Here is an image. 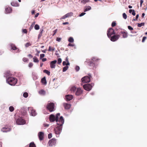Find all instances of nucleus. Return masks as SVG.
Listing matches in <instances>:
<instances>
[{
  "mask_svg": "<svg viewBox=\"0 0 147 147\" xmlns=\"http://www.w3.org/2000/svg\"><path fill=\"white\" fill-rule=\"evenodd\" d=\"M7 82L11 86H14L17 83V79L15 78L10 77L6 80Z\"/></svg>",
  "mask_w": 147,
  "mask_h": 147,
  "instance_id": "obj_1",
  "label": "nucleus"
},
{
  "mask_svg": "<svg viewBox=\"0 0 147 147\" xmlns=\"http://www.w3.org/2000/svg\"><path fill=\"white\" fill-rule=\"evenodd\" d=\"M92 76L88 74V76H86L82 78L81 80L83 82L87 83L90 82Z\"/></svg>",
  "mask_w": 147,
  "mask_h": 147,
  "instance_id": "obj_2",
  "label": "nucleus"
},
{
  "mask_svg": "<svg viewBox=\"0 0 147 147\" xmlns=\"http://www.w3.org/2000/svg\"><path fill=\"white\" fill-rule=\"evenodd\" d=\"M93 85H94V84H92V85L87 84L84 85L83 88L85 90L89 91L91 90L92 87V86Z\"/></svg>",
  "mask_w": 147,
  "mask_h": 147,
  "instance_id": "obj_3",
  "label": "nucleus"
},
{
  "mask_svg": "<svg viewBox=\"0 0 147 147\" xmlns=\"http://www.w3.org/2000/svg\"><path fill=\"white\" fill-rule=\"evenodd\" d=\"M115 34L114 30L112 28H109L107 31V35L109 38H110L112 35Z\"/></svg>",
  "mask_w": 147,
  "mask_h": 147,
  "instance_id": "obj_4",
  "label": "nucleus"
},
{
  "mask_svg": "<svg viewBox=\"0 0 147 147\" xmlns=\"http://www.w3.org/2000/svg\"><path fill=\"white\" fill-rule=\"evenodd\" d=\"M54 104L53 103H50L47 105V108L50 112H52L54 111Z\"/></svg>",
  "mask_w": 147,
  "mask_h": 147,
  "instance_id": "obj_5",
  "label": "nucleus"
},
{
  "mask_svg": "<svg viewBox=\"0 0 147 147\" xmlns=\"http://www.w3.org/2000/svg\"><path fill=\"white\" fill-rule=\"evenodd\" d=\"M57 124L60 126H62L64 123V120L62 116L60 117L59 119H57Z\"/></svg>",
  "mask_w": 147,
  "mask_h": 147,
  "instance_id": "obj_6",
  "label": "nucleus"
},
{
  "mask_svg": "<svg viewBox=\"0 0 147 147\" xmlns=\"http://www.w3.org/2000/svg\"><path fill=\"white\" fill-rule=\"evenodd\" d=\"M120 37V34H118L117 35H114L112 36H111L110 40L113 42L117 40Z\"/></svg>",
  "mask_w": 147,
  "mask_h": 147,
  "instance_id": "obj_7",
  "label": "nucleus"
},
{
  "mask_svg": "<svg viewBox=\"0 0 147 147\" xmlns=\"http://www.w3.org/2000/svg\"><path fill=\"white\" fill-rule=\"evenodd\" d=\"M16 123L18 125H23L25 123V121L23 119L20 118L16 120Z\"/></svg>",
  "mask_w": 147,
  "mask_h": 147,
  "instance_id": "obj_8",
  "label": "nucleus"
},
{
  "mask_svg": "<svg viewBox=\"0 0 147 147\" xmlns=\"http://www.w3.org/2000/svg\"><path fill=\"white\" fill-rule=\"evenodd\" d=\"M119 34L120 33L122 34V37L123 38H125L128 36V33L127 32L125 31L124 30H122L121 29V30H119Z\"/></svg>",
  "mask_w": 147,
  "mask_h": 147,
  "instance_id": "obj_9",
  "label": "nucleus"
},
{
  "mask_svg": "<svg viewBox=\"0 0 147 147\" xmlns=\"http://www.w3.org/2000/svg\"><path fill=\"white\" fill-rule=\"evenodd\" d=\"M62 129V126H57L55 129V132L56 134L59 135L61 133Z\"/></svg>",
  "mask_w": 147,
  "mask_h": 147,
  "instance_id": "obj_10",
  "label": "nucleus"
},
{
  "mask_svg": "<svg viewBox=\"0 0 147 147\" xmlns=\"http://www.w3.org/2000/svg\"><path fill=\"white\" fill-rule=\"evenodd\" d=\"M28 109L32 116H35L36 115V112L35 111L32 107H29Z\"/></svg>",
  "mask_w": 147,
  "mask_h": 147,
  "instance_id": "obj_11",
  "label": "nucleus"
},
{
  "mask_svg": "<svg viewBox=\"0 0 147 147\" xmlns=\"http://www.w3.org/2000/svg\"><path fill=\"white\" fill-rule=\"evenodd\" d=\"M83 90L80 88H78L76 90L75 95L77 96H80L83 93Z\"/></svg>",
  "mask_w": 147,
  "mask_h": 147,
  "instance_id": "obj_12",
  "label": "nucleus"
},
{
  "mask_svg": "<svg viewBox=\"0 0 147 147\" xmlns=\"http://www.w3.org/2000/svg\"><path fill=\"white\" fill-rule=\"evenodd\" d=\"M90 66L89 68L90 69H94L95 66V63L93 61H90V60L87 61Z\"/></svg>",
  "mask_w": 147,
  "mask_h": 147,
  "instance_id": "obj_13",
  "label": "nucleus"
},
{
  "mask_svg": "<svg viewBox=\"0 0 147 147\" xmlns=\"http://www.w3.org/2000/svg\"><path fill=\"white\" fill-rule=\"evenodd\" d=\"M73 15V13L71 12H70L69 13L66 14L64 16H63L61 17L60 19L61 20L62 19H65L66 18H69L71 16H72Z\"/></svg>",
  "mask_w": 147,
  "mask_h": 147,
  "instance_id": "obj_14",
  "label": "nucleus"
},
{
  "mask_svg": "<svg viewBox=\"0 0 147 147\" xmlns=\"http://www.w3.org/2000/svg\"><path fill=\"white\" fill-rule=\"evenodd\" d=\"M56 141V140L55 139H52L49 142L48 144L50 146H52L55 144Z\"/></svg>",
  "mask_w": 147,
  "mask_h": 147,
  "instance_id": "obj_15",
  "label": "nucleus"
},
{
  "mask_svg": "<svg viewBox=\"0 0 147 147\" xmlns=\"http://www.w3.org/2000/svg\"><path fill=\"white\" fill-rule=\"evenodd\" d=\"M57 61L55 60L51 61L50 63V67L51 68H55V64L57 63Z\"/></svg>",
  "mask_w": 147,
  "mask_h": 147,
  "instance_id": "obj_16",
  "label": "nucleus"
},
{
  "mask_svg": "<svg viewBox=\"0 0 147 147\" xmlns=\"http://www.w3.org/2000/svg\"><path fill=\"white\" fill-rule=\"evenodd\" d=\"M73 96L71 95H67L65 96V99L67 101H69L71 100Z\"/></svg>",
  "mask_w": 147,
  "mask_h": 147,
  "instance_id": "obj_17",
  "label": "nucleus"
},
{
  "mask_svg": "<svg viewBox=\"0 0 147 147\" xmlns=\"http://www.w3.org/2000/svg\"><path fill=\"white\" fill-rule=\"evenodd\" d=\"M38 136L40 140H42L44 136V133L42 132H39L38 134Z\"/></svg>",
  "mask_w": 147,
  "mask_h": 147,
  "instance_id": "obj_18",
  "label": "nucleus"
},
{
  "mask_svg": "<svg viewBox=\"0 0 147 147\" xmlns=\"http://www.w3.org/2000/svg\"><path fill=\"white\" fill-rule=\"evenodd\" d=\"M49 119L51 122H53L56 121V118L54 115H51L50 116Z\"/></svg>",
  "mask_w": 147,
  "mask_h": 147,
  "instance_id": "obj_19",
  "label": "nucleus"
},
{
  "mask_svg": "<svg viewBox=\"0 0 147 147\" xmlns=\"http://www.w3.org/2000/svg\"><path fill=\"white\" fill-rule=\"evenodd\" d=\"M10 130L11 129L10 128L5 127H3L1 129V131L4 132H7L10 131Z\"/></svg>",
  "mask_w": 147,
  "mask_h": 147,
  "instance_id": "obj_20",
  "label": "nucleus"
},
{
  "mask_svg": "<svg viewBox=\"0 0 147 147\" xmlns=\"http://www.w3.org/2000/svg\"><path fill=\"white\" fill-rule=\"evenodd\" d=\"M99 60V59L98 58H97L96 57H93L91 60H89L90 61H93V63H95L98 61Z\"/></svg>",
  "mask_w": 147,
  "mask_h": 147,
  "instance_id": "obj_21",
  "label": "nucleus"
},
{
  "mask_svg": "<svg viewBox=\"0 0 147 147\" xmlns=\"http://www.w3.org/2000/svg\"><path fill=\"white\" fill-rule=\"evenodd\" d=\"M63 105L65 109H68L71 107V105L67 103H64Z\"/></svg>",
  "mask_w": 147,
  "mask_h": 147,
  "instance_id": "obj_22",
  "label": "nucleus"
},
{
  "mask_svg": "<svg viewBox=\"0 0 147 147\" xmlns=\"http://www.w3.org/2000/svg\"><path fill=\"white\" fill-rule=\"evenodd\" d=\"M91 7L89 6H85L84 9V11L86 12L90 10L91 9Z\"/></svg>",
  "mask_w": 147,
  "mask_h": 147,
  "instance_id": "obj_23",
  "label": "nucleus"
},
{
  "mask_svg": "<svg viewBox=\"0 0 147 147\" xmlns=\"http://www.w3.org/2000/svg\"><path fill=\"white\" fill-rule=\"evenodd\" d=\"M41 82L42 84L46 85L47 84V82L45 77L43 78L41 80Z\"/></svg>",
  "mask_w": 147,
  "mask_h": 147,
  "instance_id": "obj_24",
  "label": "nucleus"
},
{
  "mask_svg": "<svg viewBox=\"0 0 147 147\" xmlns=\"http://www.w3.org/2000/svg\"><path fill=\"white\" fill-rule=\"evenodd\" d=\"M12 11L11 9L10 8H7L5 9V13H10Z\"/></svg>",
  "mask_w": 147,
  "mask_h": 147,
  "instance_id": "obj_25",
  "label": "nucleus"
},
{
  "mask_svg": "<svg viewBox=\"0 0 147 147\" xmlns=\"http://www.w3.org/2000/svg\"><path fill=\"white\" fill-rule=\"evenodd\" d=\"M38 92L39 94L42 95H44L45 93V91L43 90H41Z\"/></svg>",
  "mask_w": 147,
  "mask_h": 147,
  "instance_id": "obj_26",
  "label": "nucleus"
},
{
  "mask_svg": "<svg viewBox=\"0 0 147 147\" xmlns=\"http://www.w3.org/2000/svg\"><path fill=\"white\" fill-rule=\"evenodd\" d=\"M33 61L35 63H38L39 62V60L36 57H34L33 58Z\"/></svg>",
  "mask_w": 147,
  "mask_h": 147,
  "instance_id": "obj_27",
  "label": "nucleus"
},
{
  "mask_svg": "<svg viewBox=\"0 0 147 147\" xmlns=\"http://www.w3.org/2000/svg\"><path fill=\"white\" fill-rule=\"evenodd\" d=\"M11 5L13 6H19V5L17 3L13 2L11 3Z\"/></svg>",
  "mask_w": 147,
  "mask_h": 147,
  "instance_id": "obj_28",
  "label": "nucleus"
},
{
  "mask_svg": "<svg viewBox=\"0 0 147 147\" xmlns=\"http://www.w3.org/2000/svg\"><path fill=\"white\" fill-rule=\"evenodd\" d=\"M55 50V48L54 47H51V46L49 47L48 51H53Z\"/></svg>",
  "mask_w": 147,
  "mask_h": 147,
  "instance_id": "obj_29",
  "label": "nucleus"
},
{
  "mask_svg": "<svg viewBox=\"0 0 147 147\" xmlns=\"http://www.w3.org/2000/svg\"><path fill=\"white\" fill-rule=\"evenodd\" d=\"M43 72L46 73L49 76L50 75V72L47 70L45 69L43 70Z\"/></svg>",
  "mask_w": 147,
  "mask_h": 147,
  "instance_id": "obj_30",
  "label": "nucleus"
},
{
  "mask_svg": "<svg viewBox=\"0 0 147 147\" xmlns=\"http://www.w3.org/2000/svg\"><path fill=\"white\" fill-rule=\"evenodd\" d=\"M63 65L64 66L65 65H69V62L67 63L66 61H63Z\"/></svg>",
  "mask_w": 147,
  "mask_h": 147,
  "instance_id": "obj_31",
  "label": "nucleus"
},
{
  "mask_svg": "<svg viewBox=\"0 0 147 147\" xmlns=\"http://www.w3.org/2000/svg\"><path fill=\"white\" fill-rule=\"evenodd\" d=\"M29 147H36V146L33 142H32L30 143L29 145Z\"/></svg>",
  "mask_w": 147,
  "mask_h": 147,
  "instance_id": "obj_32",
  "label": "nucleus"
},
{
  "mask_svg": "<svg viewBox=\"0 0 147 147\" xmlns=\"http://www.w3.org/2000/svg\"><path fill=\"white\" fill-rule=\"evenodd\" d=\"M68 66H67V65L64 67L63 68V71L65 72V71H66L68 69Z\"/></svg>",
  "mask_w": 147,
  "mask_h": 147,
  "instance_id": "obj_33",
  "label": "nucleus"
},
{
  "mask_svg": "<svg viewBox=\"0 0 147 147\" xmlns=\"http://www.w3.org/2000/svg\"><path fill=\"white\" fill-rule=\"evenodd\" d=\"M145 25V24L144 23H141L140 24H138V27H141L142 26H144Z\"/></svg>",
  "mask_w": 147,
  "mask_h": 147,
  "instance_id": "obj_34",
  "label": "nucleus"
},
{
  "mask_svg": "<svg viewBox=\"0 0 147 147\" xmlns=\"http://www.w3.org/2000/svg\"><path fill=\"white\" fill-rule=\"evenodd\" d=\"M39 26L38 24H36L34 26V28L35 30H38L39 29Z\"/></svg>",
  "mask_w": 147,
  "mask_h": 147,
  "instance_id": "obj_35",
  "label": "nucleus"
},
{
  "mask_svg": "<svg viewBox=\"0 0 147 147\" xmlns=\"http://www.w3.org/2000/svg\"><path fill=\"white\" fill-rule=\"evenodd\" d=\"M60 116V114L58 113L57 114L56 116V121H57V119H59V117Z\"/></svg>",
  "mask_w": 147,
  "mask_h": 147,
  "instance_id": "obj_36",
  "label": "nucleus"
},
{
  "mask_svg": "<svg viewBox=\"0 0 147 147\" xmlns=\"http://www.w3.org/2000/svg\"><path fill=\"white\" fill-rule=\"evenodd\" d=\"M23 96L24 97L27 98L28 96V94L27 92H25L23 93Z\"/></svg>",
  "mask_w": 147,
  "mask_h": 147,
  "instance_id": "obj_37",
  "label": "nucleus"
},
{
  "mask_svg": "<svg viewBox=\"0 0 147 147\" xmlns=\"http://www.w3.org/2000/svg\"><path fill=\"white\" fill-rule=\"evenodd\" d=\"M12 49L13 50H15L16 49V47L13 45L11 44V45Z\"/></svg>",
  "mask_w": 147,
  "mask_h": 147,
  "instance_id": "obj_38",
  "label": "nucleus"
},
{
  "mask_svg": "<svg viewBox=\"0 0 147 147\" xmlns=\"http://www.w3.org/2000/svg\"><path fill=\"white\" fill-rule=\"evenodd\" d=\"M68 41L70 42H73L74 41L73 38L72 37H69L68 39Z\"/></svg>",
  "mask_w": 147,
  "mask_h": 147,
  "instance_id": "obj_39",
  "label": "nucleus"
},
{
  "mask_svg": "<svg viewBox=\"0 0 147 147\" xmlns=\"http://www.w3.org/2000/svg\"><path fill=\"white\" fill-rule=\"evenodd\" d=\"M80 69V67L78 66H76L75 68V69L76 71H78Z\"/></svg>",
  "mask_w": 147,
  "mask_h": 147,
  "instance_id": "obj_40",
  "label": "nucleus"
},
{
  "mask_svg": "<svg viewBox=\"0 0 147 147\" xmlns=\"http://www.w3.org/2000/svg\"><path fill=\"white\" fill-rule=\"evenodd\" d=\"M14 109L13 107L12 106H11L9 107V110L11 112L13 111L14 110Z\"/></svg>",
  "mask_w": 147,
  "mask_h": 147,
  "instance_id": "obj_41",
  "label": "nucleus"
},
{
  "mask_svg": "<svg viewBox=\"0 0 147 147\" xmlns=\"http://www.w3.org/2000/svg\"><path fill=\"white\" fill-rule=\"evenodd\" d=\"M123 18L125 19H126L127 18V16L126 14L125 13H123Z\"/></svg>",
  "mask_w": 147,
  "mask_h": 147,
  "instance_id": "obj_42",
  "label": "nucleus"
},
{
  "mask_svg": "<svg viewBox=\"0 0 147 147\" xmlns=\"http://www.w3.org/2000/svg\"><path fill=\"white\" fill-rule=\"evenodd\" d=\"M89 1V0H82L81 2L84 3H85L86 2H88Z\"/></svg>",
  "mask_w": 147,
  "mask_h": 147,
  "instance_id": "obj_43",
  "label": "nucleus"
},
{
  "mask_svg": "<svg viewBox=\"0 0 147 147\" xmlns=\"http://www.w3.org/2000/svg\"><path fill=\"white\" fill-rule=\"evenodd\" d=\"M62 62V60L61 58H59L58 60L57 63L59 64H60Z\"/></svg>",
  "mask_w": 147,
  "mask_h": 147,
  "instance_id": "obj_44",
  "label": "nucleus"
},
{
  "mask_svg": "<svg viewBox=\"0 0 147 147\" xmlns=\"http://www.w3.org/2000/svg\"><path fill=\"white\" fill-rule=\"evenodd\" d=\"M116 25V23L115 22H113L112 23L111 26L112 27L115 26Z\"/></svg>",
  "mask_w": 147,
  "mask_h": 147,
  "instance_id": "obj_45",
  "label": "nucleus"
},
{
  "mask_svg": "<svg viewBox=\"0 0 147 147\" xmlns=\"http://www.w3.org/2000/svg\"><path fill=\"white\" fill-rule=\"evenodd\" d=\"M45 56V55L44 54H42L40 55V58L42 59V58L44 57Z\"/></svg>",
  "mask_w": 147,
  "mask_h": 147,
  "instance_id": "obj_46",
  "label": "nucleus"
},
{
  "mask_svg": "<svg viewBox=\"0 0 147 147\" xmlns=\"http://www.w3.org/2000/svg\"><path fill=\"white\" fill-rule=\"evenodd\" d=\"M31 45V44L30 43H29V42H27V43L26 45H25V46L26 47H28V46H30Z\"/></svg>",
  "mask_w": 147,
  "mask_h": 147,
  "instance_id": "obj_47",
  "label": "nucleus"
},
{
  "mask_svg": "<svg viewBox=\"0 0 147 147\" xmlns=\"http://www.w3.org/2000/svg\"><path fill=\"white\" fill-rule=\"evenodd\" d=\"M28 60V59L27 58H24L23 59V61L24 62H27Z\"/></svg>",
  "mask_w": 147,
  "mask_h": 147,
  "instance_id": "obj_48",
  "label": "nucleus"
},
{
  "mask_svg": "<svg viewBox=\"0 0 147 147\" xmlns=\"http://www.w3.org/2000/svg\"><path fill=\"white\" fill-rule=\"evenodd\" d=\"M128 29L130 30H133V28L131 26H128Z\"/></svg>",
  "mask_w": 147,
  "mask_h": 147,
  "instance_id": "obj_49",
  "label": "nucleus"
},
{
  "mask_svg": "<svg viewBox=\"0 0 147 147\" xmlns=\"http://www.w3.org/2000/svg\"><path fill=\"white\" fill-rule=\"evenodd\" d=\"M146 39V36H144L142 39V42H144L145 41V40Z\"/></svg>",
  "mask_w": 147,
  "mask_h": 147,
  "instance_id": "obj_50",
  "label": "nucleus"
},
{
  "mask_svg": "<svg viewBox=\"0 0 147 147\" xmlns=\"http://www.w3.org/2000/svg\"><path fill=\"white\" fill-rule=\"evenodd\" d=\"M57 29H56L54 31H53V36H54L56 34V33L57 32Z\"/></svg>",
  "mask_w": 147,
  "mask_h": 147,
  "instance_id": "obj_51",
  "label": "nucleus"
},
{
  "mask_svg": "<svg viewBox=\"0 0 147 147\" xmlns=\"http://www.w3.org/2000/svg\"><path fill=\"white\" fill-rule=\"evenodd\" d=\"M52 137V134H49L48 135V138H49L50 139Z\"/></svg>",
  "mask_w": 147,
  "mask_h": 147,
  "instance_id": "obj_52",
  "label": "nucleus"
},
{
  "mask_svg": "<svg viewBox=\"0 0 147 147\" xmlns=\"http://www.w3.org/2000/svg\"><path fill=\"white\" fill-rule=\"evenodd\" d=\"M61 38H60L58 37L57 38L56 40L57 41L60 42L61 40Z\"/></svg>",
  "mask_w": 147,
  "mask_h": 147,
  "instance_id": "obj_53",
  "label": "nucleus"
},
{
  "mask_svg": "<svg viewBox=\"0 0 147 147\" xmlns=\"http://www.w3.org/2000/svg\"><path fill=\"white\" fill-rule=\"evenodd\" d=\"M86 14V13H84V12H83V13H81L80 15H79V16L80 17H81V16H83L85 14Z\"/></svg>",
  "mask_w": 147,
  "mask_h": 147,
  "instance_id": "obj_54",
  "label": "nucleus"
},
{
  "mask_svg": "<svg viewBox=\"0 0 147 147\" xmlns=\"http://www.w3.org/2000/svg\"><path fill=\"white\" fill-rule=\"evenodd\" d=\"M28 66L29 67H31L33 66V64L31 63H30L29 64Z\"/></svg>",
  "mask_w": 147,
  "mask_h": 147,
  "instance_id": "obj_55",
  "label": "nucleus"
},
{
  "mask_svg": "<svg viewBox=\"0 0 147 147\" xmlns=\"http://www.w3.org/2000/svg\"><path fill=\"white\" fill-rule=\"evenodd\" d=\"M44 126L45 127H47L49 126V124H44Z\"/></svg>",
  "mask_w": 147,
  "mask_h": 147,
  "instance_id": "obj_56",
  "label": "nucleus"
},
{
  "mask_svg": "<svg viewBox=\"0 0 147 147\" xmlns=\"http://www.w3.org/2000/svg\"><path fill=\"white\" fill-rule=\"evenodd\" d=\"M23 32L25 33H26L27 31L26 29H25L23 30Z\"/></svg>",
  "mask_w": 147,
  "mask_h": 147,
  "instance_id": "obj_57",
  "label": "nucleus"
},
{
  "mask_svg": "<svg viewBox=\"0 0 147 147\" xmlns=\"http://www.w3.org/2000/svg\"><path fill=\"white\" fill-rule=\"evenodd\" d=\"M132 14L133 16H135L136 15V13H135V11L134 10H133L132 11Z\"/></svg>",
  "mask_w": 147,
  "mask_h": 147,
  "instance_id": "obj_58",
  "label": "nucleus"
},
{
  "mask_svg": "<svg viewBox=\"0 0 147 147\" xmlns=\"http://www.w3.org/2000/svg\"><path fill=\"white\" fill-rule=\"evenodd\" d=\"M47 60V59L46 58H44L42 59V61L43 62H44L45 61H46Z\"/></svg>",
  "mask_w": 147,
  "mask_h": 147,
  "instance_id": "obj_59",
  "label": "nucleus"
},
{
  "mask_svg": "<svg viewBox=\"0 0 147 147\" xmlns=\"http://www.w3.org/2000/svg\"><path fill=\"white\" fill-rule=\"evenodd\" d=\"M143 2V0H141L140 1V6L141 7L142 6V4Z\"/></svg>",
  "mask_w": 147,
  "mask_h": 147,
  "instance_id": "obj_60",
  "label": "nucleus"
},
{
  "mask_svg": "<svg viewBox=\"0 0 147 147\" xmlns=\"http://www.w3.org/2000/svg\"><path fill=\"white\" fill-rule=\"evenodd\" d=\"M63 25H66V24H69V23L68 22H63Z\"/></svg>",
  "mask_w": 147,
  "mask_h": 147,
  "instance_id": "obj_61",
  "label": "nucleus"
},
{
  "mask_svg": "<svg viewBox=\"0 0 147 147\" xmlns=\"http://www.w3.org/2000/svg\"><path fill=\"white\" fill-rule=\"evenodd\" d=\"M139 17V15L138 14H137L136 15V18H135L136 20H137V19H138V18Z\"/></svg>",
  "mask_w": 147,
  "mask_h": 147,
  "instance_id": "obj_62",
  "label": "nucleus"
},
{
  "mask_svg": "<svg viewBox=\"0 0 147 147\" xmlns=\"http://www.w3.org/2000/svg\"><path fill=\"white\" fill-rule=\"evenodd\" d=\"M39 14L38 13H36V14L35 15V18L37 17L38 16Z\"/></svg>",
  "mask_w": 147,
  "mask_h": 147,
  "instance_id": "obj_63",
  "label": "nucleus"
},
{
  "mask_svg": "<svg viewBox=\"0 0 147 147\" xmlns=\"http://www.w3.org/2000/svg\"><path fill=\"white\" fill-rule=\"evenodd\" d=\"M68 46H73L74 45H73L72 44H71V43H69L68 45Z\"/></svg>",
  "mask_w": 147,
  "mask_h": 147,
  "instance_id": "obj_64",
  "label": "nucleus"
}]
</instances>
